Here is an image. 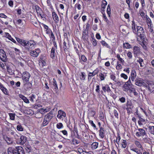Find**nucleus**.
<instances>
[{
  "instance_id": "72a5a7b5",
  "label": "nucleus",
  "mask_w": 154,
  "mask_h": 154,
  "mask_svg": "<svg viewBox=\"0 0 154 154\" xmlns=\"http://www.w3.org/2000/svg\"><path fill=\"white\" fill-rule=\"evenodd\" d=\"M123 87L125 88V90L124 91H128L130 89V87L128 86L127 85V83H126V82H125Z\"/></svg>"
},
{
  "instance_id": "9d476101",
  "label": "nucleus",
  "mask_w": 154,
  "mask_h": 154,
  "mask_svg": "<svg viewBox=\"0 0 154 154\" xmlns=\"http://www.w3.org/2000/svg\"><path fill=\"white\" fill-rule=\"evenodd\" d=\"M135 84L139 86H141L144 82L143 81L142 79L140 78H137L135 81Z\"/></svg>"
},
{
  "instance_id": "e433bc0d",
  "label": "nucleus",
  "mask_w": 154,
  "mask_h": 154,
  "mask_svg": "<svg viewBox=\"0 0 154 154\" xmlns=\"http://www.w3.org/2000/svg\"><path fill=\"white\" fill-rule=\"evenodd\" d=\"M85 73L84 72H81V75L80 76V78L81 80H84L85 79Z\"/></svg>"
},
{
  "instance_id": "20e7f679",
  "label": "nucleus",
  "mask_w": 154,
  "mask_h": 154,
  "mask_svg": "<svg viewBox=\"0 0 154 154\" xmlns=\"http://www.w3.org/2000/svg\"><path fill=\"white\" fill-rule=\"evenodd\" d=\"M30 77V75L29 72L25 71L23 73L22 79L23 81L27 82L29 81V79Z\"/></svg>"
},
{
  "instance_id": "680f3d73",
  "label": "nucleus",
  "mask_w": 154,
  "mask_h": 154,
  "mask_svg": "<svg viewBox=\"0 0 154 154\" xmlns=\"http://www.w3.org/2000/svg\"><path fill=\"white\" fill-rule=\"evenodd\" d=\"M103 17L104 18V20L106 21L107 23L108 21V20L107 19V17H106L105 14H103Z\"/></svg>"
},
{
  "instance_id": "603ef678",
  "label": "nucleus",
  "mask_w": 154,
  "mask_h": 154,
  "mask_svg": "<svg viewBox=\"0 0 154 154\" xmlns=\"http://www.w3.org/2000/svg\"><path fill=\"white\" fill-rule=\"evenodd\" d=\"M99 76L101 80H103L104 79L105 77L103 74L101 73L99 74Z\"/></svg>"
},
{
  "instance_id": "2f4dec72",
  "label": "nucleus",
  "mask_w": 154,
  "mask_h": 154,
  "mask_svg": "<svg viewBox=\"0 0 154 154\" xmlns=\"http://www.w3.org/2000/svg\"><path fill=\"white\" fill-rule=\"evenodd\" d=\"M135 24V22L134 21H132V29L133 30L134 33L136 34L137 31H136Z\"/></svg>"
},
{
  "instance_id": "6e6552de",
  "label": "nucleus",
  "mask_w": 154,
  "mask_h": 154,
  "mask_svg": "<svg viewBox=\"0 0 154 154\" xmlns=\"http://www.w3.org/2000/svg\"><path fill=\"white\" fill-rule=\"evenodd\" d=\"M51 120V119L47 118V116H45L44 118L43 122L41 126L44 127L46 126L48 124Z\"/></svg>"
},
{
  "instance_id": "6e6d98bb",
  "label": "nucleus",
  "mask_w": 154,
  "mask_h": 154,
  "mask_svg": "<svg viewBox=\"0 0 154 154\" xmlns=\"http://www.w3.org/2000/svg\"><path fill=\"white\" fill-rule=\"evenodd\" d=\"M127 56L129 59H131L132 58V54L131 52H128L127 53Z\"/></svg>"
},
{
  "instance_id": "09e8293b",
  "label": "nucleus",
  "mask_w": 154,
  "mask_h": 154,
  "mask_svg": "<svg viewBox=\"0 0 154 154\" xmlns=\"http://www.w3.org/2000/svg\"><path fill=\"white\" fill-rule=\"evenodd\" d=\"M17 129L18 131H22L23 130V128L21 125H17Z\"/></svg>"
},
{
  "instance_id": "5fc2aeb1",
  "label": "nucleus",
  "mask_w": 154,
  "mask_h": 154,
  "mask_svg": "<svg viewBox=\"0 0 154 154\" xmlns=\"http://www.w3.org/2000/svg\"><path fill=\"white\" fill-rule=\"evenodd\" d=\"M121 76L125 79H127L128 78V76L127 75L124 73H122L121 75Z\"/></svg>"
},
{
  "instance_id": "0eeeda50",
  "label": "nucleus",
  "mask_w": 154,
  "mask_h": 154,
  "mask_svg": "<svg viewBox=\"0 0 154 154\" xmlns=\"http://www.w3.org/2000/svg\"><path fill=\"white\" fill-rule=\"evenodd\" d=\"M35 43L33 40H30L29 41H27L25 48L27 50H29V48H31L33 47Z\"/></svg>"
},
{
  "instance_id": "e2e57ef3",
  "label": "nucleus",
  "mask_w": 154,
  "mask_h": 154,
  "mask_svg": "<svg viewBox=\"0 0 154 154\" xmlns=\"http://www.w3.org/2000/svg\"><path fill=\"white\" fill-rule=\"evenodd\" d=\"M40 62H41L42 63V66H44L46 63L45 62L44 60H43L41 58H40Z\"/></svg>"
},
{
  "instance_id": "ea45409f",
  "label": "nucleus",
  "mask_w": 154,
  "mask_h": 154,
  "mask_svg": "<svg viewBox=\"0 0 154 154\" xmlns=\"http://www.w3.org/2000/svg\"><path fill=\"white\" fill-rule=\"evenodd\" d=\"M8 72L11 75L13 73V72L11 69L8 66H6Z\"/></svg>"
},
{
  "instance_id": "bf43d9fd",
  "label": "nucleus",
  "mask_w": 154,
  "mask_h": 154,
  "mask_svg": "<svg viewBox=\"0 0 154 154\" xmlns=\"http://www.w3.org/2000/svg\"><path fill=\"white\" fill-rule=\"evenodd\" d=\"M139 12L140 13V15L142 17H144L145 13L143 11H142V10H141L139 11Z\"/></svg>"
},
{
  "instance_id": "37998d69",
  "label": "nucleus",
  "mask_w": 154,
  "mask_h": 154,
  "mask_svg": "<svg viewBox=\"0 0 154 154\" xmlns=\"http://www.w3.org/2000/svg\"><path fill=\"white\" fill-rule=\"evenodd\" d=\"M101 43L103 46H106L108 48H109V45L104 41H101Z\"/></svg>"
},
{
  "instance_id": "4c0bfd02",
  "label": "nucleus",
  "mask_w": 154,
  "mask_h": 154,
  "mask_svg": "<svg viewBox=\"0 0 154 154\" xmlns=\"http://www.w3.org/2000/svg\"><path fill=\"white\" fill-rule=\"evenodd\" d=\"M106 12L107 14H108L109 17L111 14V9L109 5L108 6Z\"/></svg>"
},
{
  "instance_id": "393cba45",
  "label": "nucleus",
  "mask_w": 154,
  "mask_h": 154,
  "mask_svg": "<svg viewBox=\"0 0 154 154\" xmlns=\"http://www.w3.org/2000/svg\"><path fill=\"white\" fill-rule=\"evenodd\" d=\"M63 48H64V51H65L69 48V46L68 44H67L64 41L63 43Z\"/></svg>"
},
{
  "instance_id": "864d4df0",
  "label": "nucleus",
  "mask_w": 154,
  "mask_h": 154,
  "mask_svg": "<svg viewBox=\"0 0 154 154\" xmlns=\"http://www.w3.org/2000/svg\"><path fill=\"white\" fill-rule=\"evenodd\" d=\"M89 122L91 124V125H92V126H93L94 128H95L97 130V129L96 128V125L94 124L92 121L90 120Z\"/></svg>"
},
{
  "instance_id": "c03bdc74",
  "label": "nucleus",
  "mask_w": 154,
  "mask_h": 154,
  "mask_svg": "<svg viewBox=\"0 0 154 154\" xmlns=\"http://www.w3.org/2000/svg\"><path fill=\"white\" fill-rule=\"evenodd\" d=\"M9 114L10 117V119L11 120H14L15 118V114L12 113H9Z\"/></svg>"
},
{
  "instance_id": "a878e982",
  "label": "nucleus",
  "mask_w": 154,
  "mask_h": 154,
  "mask_svg": "<svg viewBox=\"0 0 154 154\" xmlns=\"http://www.w3.org/2000/svg\"><path fill=\"white\" fill-rule=\"evenodd\" d=\"M5 140L8 144H11L12 143V140L11 138L6 137L5 138Z\"/></svg>"
},
{
  "instance_id": "412c9836",
  "label": "nucleus",
  "mask_w": 154,
  "mask_h": 154,
  "mask_svg": "<svg viewBox=\"0 0 154 154\" xmlns=\"http://www.w3.org/2000/svg\"><path fill=\"white\" fill-rule=\"evenodd\" d=\"M102 2V4L101 5V8L102 9H103V11H104V9L105 8L106 6L107 5V2L105 0H103Z\"/></svg>"
},
{
  "instance_id": "de8ad7c7",
  "label": "nucleus",
  "mask_w": 154,
  "mask_h": 154,
  "mask_svg": "<svg viewBox=\"0 0 154 154\" xmlns=\"http://www.w3.org/2000/svg\"><path fill=\"white\" fill-rule=\"evenodd\" d=\"M72 142L73 143V144L75 145V144H77L80 143V141L78 140H77L74 139L72 140Z\"/></svg>"
},
{
  "instance_id": "c9c22d12",
  "label": "nucleus",
  "mask_w": 154,
  "mask_h": 154,
  "mask_svg": "<svg viewBox=\"0 0 154 154\" xmlns=\"http://www.w3.org/2000/svg\"><path fill=\"white\" fill-rule=\"evenodd\" d=\"M115 82L116 83V86L120 87L123 84L124 82H120L119 81H115Z\"/></svg>"
},
{
  "instance_id": "8fccbe9b",
  "label": "nucleus",
  "mask_w": 154,
  "mask_h": 154,
  "mask_svg": "<svg viewBox=\"0 0 154 154\" xmlns=\"http://www.w3.org/2000/svg\"><path fill=\"white\" fill-rule=\"evenodd\" d=\"M149 28V31L150 32L152 33V34L154 33V30H153V27L152 25L151 26H150L148 27Z\"/></svg>"
},
{
  "instance_id": "774afa93",
  "label": "nucleus",
  "mask_w": 154,
  "mask_h": 154,
  "mask_svg": "<svg viewBox=\"0 0 154 154\" xmlns=\"http://www.w3.org/2000/svg\"><path fill=\"white\" fill-rule=\"evenodd\" d=\"M8 5L11 7H13V2L12 1H10L8 2Z\"/></svg>"
},
{
  "instance_id": "69168bd1",
  "label": "nucleus",
  "mask_w": 154,
  "mask_h": 154,
  "mask_svg": "<svg viewBox=\"0 0 154 154\" xmlns=\"http://www.w3.org/2000/svg\"><path fill=\"white\" fill-rule=\"evenodd\" d=\"M0 17L6 18L7 16L4 14H0Z\"/></svg>"
},
{
  "instance_id": "4be33fe9",
  "label": "nucleus",
  "mask_w": 154,
  "mask_h": 154,
  "mask_svg": "<svg viewBox=\"0 0 154 154\" xmlns=\"http://www.w3.org/2000/svg\"><path fill=\"white\" fill-rule=\"evenodd\" d=\"M137 62L139 63L141 67H143L144 66V64L143 63V60L141 58H139V60H137Z\"/></svg>"
},
{
  "instance_id": "cd10ccee",
  "label": "nucleus",
  "mask_w": 154,
  "mask_h": 154,
  "mask_svg": "<svg viewBox=\"0 0 154 154\" xmlns=\"http://www.w3.org/2000/svg\"><path fill=\"white\" fill-rule=\"evenodd\" d=\"M91 41L92 42L93 45L94 46H96L97 45V42L96 41V40L95 39L94 37H92L91 38Z\"/></svg>"
},
{
  "instance_id": "13d9d810",
  "label": "nucleus",
  "mask_w": 154,
  "mask_h": 154,
  "mask_svg": "<svg viewBox=\"0 0 154 154\" xmlns=\"http://www.w3.org/2000/svg\"><path fill=\"white\" fill-rule=\"evenodd\" d=\"M115 116L117 118H118V113L117 112L116 110L115 109L114 111Z\"/></svg>"
},
{
  "instance_id": "bb28decb",
  "label": "nucleus",
  "mask_w": 154,
  "mask_h": 154,
  "mask_svg": "<svg viewBox=\"0 0 154 154\" xmlns=\"http://www.w3.org/2000/svg\"><path fill=\"white\" fill-rule=\"evenodd\" d=\"M95 112L94 111L91 110L89 112L88 116V117H94L95 114Z\"/></svg>"
},
{
  "instance_id": "49530a36",
  "label": "nucleus",
  "mask_w": 154,
  "mask_h": 154,
  "mask_svg": "<svg viewBox=\"0 0 154 154\" xmlns=\"http://www.w3.org/2000/svg\"><path fill=\"white\" fill-rule=\"evenodd\" d=\"M131 150L136 152L137 154H140V153L139 152L140 150H139L137 148L131 149Z\"/></svg>"
},
{
  "instance_id": "f257e3e1",
  "label": "nucleus",
  "mask_w": 154,
  "mask_h": 154,
  "mask_svg": "<svg viewBox=\"0 0 154 154\" xmlns=\"http://www.w3.org/2000/svg\"><path fill=\"white\" fill-rule=\"evenodd\" d=\"M14 137L16 140L17 143L20 145H23L27 140V138L26 136L22 135L20 134H15Z\"/></svg>"
},
{
  "instance_id": "f704fd0d",
  "label": "nucleus",
  "mask_w": 154,
  "mask_h": 154,
  "mask_svg": "<svg viewBox=\"0 0 154 154\" xmlns=\"http://www.w3.org/2000/svg\"><path fill=\"white\" fill-rule=\"evenodd\" d=\"M134 143L137 147L140 148H142V146L139 141H135L134 142Z\"/></svg>"
},
{
  "instance_id": "7ed1b4c3",
  "label": "nucleus",
  "mask_w": 154,
  "mask_h": 154,
  "mask_svg": "<svg viewBox=\"0 0 154 154\" xmlns=\"http://www.w3.org/2000/svg\"><path fill=\"white\" fill-rule=\"evenodd\" d=\"M136 33L141 39H145V31L143 28L140 26L137 27Z\"/></svg>"
},
{
  "instance_id": "aec40b11",
  "label": "nucleus",
  "mask_w": 154,
  "mask_h": 154,
  "mask_svg": "<svg viewBox=\"0 0 154 154\" xmlns=\"http://www.w3.org/2000/svg\"><path fill=\"white\" fill-rule=\"evenodd\" d=\"M131 79L132 81H134L136 76V74L135 71H132L131 74Z\"/></svg>"
},
{
  "instance_id": "6ab92c4d",
  "label": "nucleus",
  "mask_w": 154,
  "mask_h": 154,
  "mask_svg": "<svg viewBox=\"0 0 154 154\" xmlns=\"http://www.w3.org/2000/svg\"><path fill=\"white\" fill-rule=\"evenodd\" d=\"M83 3L82 1H79L78 2V3H76L75 5V7H77L78 10H80L81 9V4Z\"/></svg>"
},
{
  "instance_id": "2eb2a0df",
  "label": "nucleus",
  "mask_w": 154,
  "mask_h": 154,
  "mask_svg": "<svg viewBox=\"0 0 154 154\" xmlns=\"http://www.w3.org/2000/svg\"><path fill=\"white\" fill-rule=\"evenodd\" d=\"M88 30L84 29L82 32V37L84 39H86L88 38Z\"/></svg>"
},
{
  "instance_id": "a19ab883",
  "label": "nucleus",
  "mask_w": 154,
  "mask_h": 154,
  "mask_svg": "<svg viewBox=\"0 0 154 154\" xmlns=\"http://www.w3.org/2000/svg\"><path fill=\"white\" fill-rule=\"evenodd\" d=\"M127 143L125 140H123L122 142V147L123 148H125L127 146Z\"/></svg>"
},
{
  "instance_id": "79ce46f5",
  "label": "nucleus",
  "mask_w": 154,
  "mask_h": 154,
  "mask_svg": "<svg viewBox=\"0 0 154 154\" xmlns=\"http://www.w3.org/2000/svg\"><path fill=\"white\" fill-rule=\"evenodd\" d=\"M56 126L57 128L58 129H59L62 128L63 127V124L61 123H57V125Z\"/></svg>"
},
{
  "instance_id": "39448f33",
  "label": "nucleus",
  "mask_w": 154,
  "mask_h": 154,
  "mask_svg": "<svg viewBox=\"0 0 154 154\" xmlns=\"http://www.w3.org/2000/svg\"><path fill=\"white\" fill-rule=\"evenodd\" d=\"M53 84L51 85V87L55 91L56 94H58V88L57 85L56 81L54 79H53Z\"/></svg>"
},
{
  "instance_id": "4468645a",
  "label": "nucleus",
  "mask_w": 154,
  "mask_h": 154,
  "mask_svg": "<svg viewBox=\"0 0 154 154\" xmlns=\"http://www.w3.org/2000/svg\"><path fill=\"white\" fill-rule=\"evenodd\" d=\"M52 16L55 23H57L59 21V19L57 15L54 12L52 13Z\"/></svg>"
},
{
  "instance_id": "338daca9",
  "label": "nucleus",
  "mask_w": 154,
  "mask_h": 154,
  "mask_svg": "<svg viewBox=\"0 0 154 154\" xmlns=\"http://www.w3.org/2000/svg\"><path fill=\"white\" fill-rule=\"evenodd\" d=\"M126 109L127 110L128 113L131 114L132 113L131 109H130L128 107H127Z\"/></svg>"
},
{
  "instance_id": "4d7b16f0",
  "label": "nucleus",
  "mask_w": 154,
  "mask_h": 154,
  "mask_svg": "<svg viewBox=\"0 0 154 154\" xmlns=\"http://www.w3.org/2000/svg\"><path fill=\"white\" fill-rule=\"evenodd\" d=\"M149 138H147L146 136L145 137L143 138V140L145 143H147L149 141Z\"/></svg>"
},
{
  "instance_id": "58836bf2",
  "label": "nucleus",
  "mask_w": 154,
  "mask_h": 154,
  "mask_svg": "<svg viewBox=\"0 0 154 154\" xmlns=\"http://www.w3.org/2000/svg\"><path fill=\"white\" fill-rule=\"evenodd\" d=\"M81 60H80V62H81V63L82 61H83L84 62H85L87 60V59L86 58L85 56L83 55H82L81 56Z\"/></svg>"
},
{
  "instance_id": "7c9ffc66",
  "label": "nucleus",
  "mask_w": 154,
  "mask_h": 154,
  "mask_svg": "<svg viewBox=\"0 0 154 154\" xmlns=\"http://www.w3.org/2000/svg\"><path fill=\"white\" fill-rule=\"evenodd\" d=\"M123 45L124 47L126 48H131L132 47L131 45L128 43H124Z\"/></svg>"
},
{
  "instance_id": "423d86ee",
  "label": "nucleus",
  "mask_w": 154,
  "mask_h": 154,
  "mask_svg": "<svg viewBox=\"0 0 154 154\" xmlns=\"http://www.w3.org/2000/svg\"><path fill=\"white\" fill-rule=\"evenodd\" d=\"M0 59L3 61L6 62L7 57L5 52L2 49L0 50Z\"/></svg>"
},
{
  "instance_id": "5701e85b",
  "label": "nucleus",
  "mask_w": 154,
  "mask_h": 154,
  "mask_svg": "<svg viewBox=\"0 0 154 154\" xmlns=\"http://www.w3.org/2000/svg\"><path fill=\"white\" fill-rule=\"evenodd\" d=\"M55 50L54 48L52 47L51 50V52L50 54V56L52 59H53L55 56Z\"/></svg>"
},
{
  "instance_id": "ddd939ff",
  "label": "nucleus",
  "mask_w": 154,
  "mask_h": 154,
  "mask_svg": "<svg viewBox=\"0 0 154 154\" xmlns=\"http://www.w3.org/2000/svg\"><path fill=\"white\" fill-rule=\"evenodd\" d=\"M105 130L103 127H100L99 131V135L101 138H103L105 136Z\"/></svg>"
},
{
  "instance_id": "052dcab7",
  "label": "nucleus",
  "mask_w": 154,
  "mask_h": 154,
  "mask_svg": "<svg viewBox=\"0 0 154 154\" xmlns=\"http://www.w3.org/2000/svg\"><path fill=\"white\" fill-rule=\"evenodd\" d=\"M54 132H53L52 134V135L53 137L55 139H57V135H56L55 134V131H54Z\"/></svg>"
},
{
  "instance_id": "b1692460",
  "label": "nucleus",
  "mask_w": 154,
  "mask_h": 154,
  "mask_svg": "<svg viewBox=\"0 0 154 154\" xmlns=\"http://www.w3.org/2000/svg\"><path fill=\"white\" fill-rule=\"evenodd\" d=\"M148 128L150 133L154 135V126H149Z\"/></svg>"
},
{
  "instance_id": "f03ea898",
  "label": "nucleus",
  "mask_w": 154,
  "mask_h": 154,
  "mask_svg": "<svg viewBox=\"0 0 154 154\" xmlns=\"http://www.w3.org/2000/svg\"><path fill=\"white\" fill-rule=\"evenodd\" d=\"M8 154H25L23 148L20 146H17L15 149L9 150V148L8 150Z\"/></svg>"
},
{
  "instance_id": "f8f14e48",
  "label": "nucleus",
  "mask_w": 154,
  "mask_h": 154,
  "mask_svg": "<svg viewBox=\"0 0 154 154\" xmlns=\"http://www.w3.org/2000/svg\"><path fill=\"white\" fill-rule=\"evenodd\" d=\"M140 52V48L137 46H135L133 48V53L135 57L137 56Z\"/></svg>"
},
{
  "instance_id": "dca6fc26",
  "label": "nucleus",
  "mask_w": 154,
  "mask_h": 154,
  "mask_svg": "<svg viewBox=\"0 0 154 154\" xmlns=\"http://www.w3.org/2000/svg\"><path fill=\"white\" fill-rule=\"evenodd\" d=\"M24 86L25 88H26L27 89L29 88H31L32 87V84L29 82H26L23 81Z\"/></svg>"
},
{
  "instance_id": "a211bd4d",
  "label": "nucleus",
  "mask_w": 154,
  "mask_h": 154,
  "mask_svg": "<svg viewBox=\"0 0 154 154\" xmlns=\"http://www.w3.org/2000/svg\"><path fill=\"white\" fill-rule=\"evenodd\" d=\"M98 72V71L95 69L92 72H89L88 75V79H89L90 77L93 76L97 74Z\"/></svg>"
},
{
  "instance_id": "1a4fd4ad",
  "label": "nucleus",
  "mask_w": 154,
  "mask_h": 154,
  "mask_svg": "<svg viewBox=\"0 0 154 154\" xmlns=\"http://www.w3.org/2000/svg\"><path fill=\"white\" fill-rule=\"evenodd\" d=\"M58 115L57 117L60 119H61L63 117H65L66 116V114L65 112L61 110H59L58 112Z\"/></svg>"
},
{
  "instance_id": "9b49d317",
  "label": "nucleus",
  "mask_w": 154,
  "mask_h": 154,
  "mask_svg": "<svg viewBox=\"0 0 154 154\" xmlns=\"http://www.w3.org/2000/svg\"><path fill=\"white\" fill-rule=\"evenodd\" d=\"M55 109H54L48 113L45 116H47V118L51 119L53 117L54 115L55 114V112H54ZM56 111L57 110V109H55Z\"/></svg>"
},
{
  "instance_id": "a18cd8bd",
  "label": "nucleus",
  "mask_w": 154,
  "mask_h": 154,
  "mask_svg": "<svg viewBox=\"0 0 154 154\" xmlns=\"http://www.w3.org/2000/svg\"><path fill=\"white\" fill-rule=\"evenodd\" d=\"M1 90L5 94L7 95H8V91L6 88H5L4 89H1Z\"/></svg>"
},
{
  "instance_id": "473e14b6",
  "label": "nucleus",
  "mask_w": 154,
  "mask_h": 154,
  "mask_svg": "<svg viewBox=\"0 0 154 154\" xmlns=\"http://www.w3.org/2000/svg\"><path fill=\"white\" fill-rule=\"evenodd\" d=\"M117 65L116 66V69L118 70H119L122 69V66L119 63V61H117Z\"/></svg>"
},
{
  "instance_id": "3c124183",
  "label": "nucleus",
  "mask_w": 154,
  "mask_h": 154,
  "mask_svg": "<svg viewBox=\"0 0 154 154\" xmlns=\"http://www.w3.org/2000/svg\"><path fill=\"white\" fill-rule=\"evenodd\" d=\"M26 41L22 40V41H21V42H20V44L21 45H22L23 46L26 47Z\"/></svg>"
},
{
  "instance_id": "0e129e2a",
  "label": "nucleus",
  "mask_w": 154,
  "mask_h": 154,
  "mask_svg": "<svg viewBox=\"0 0 154 154\" xmlns=\"http://www.w3.org/2000/svg\"><path fill=\"white\" fill-rule=\"evenodd\" d=\"M125 98L122 97L119 99L120 101L122 102V103H124L125 102Z\"/></svg>"
},
{
  "instance_id": "f3484780",
  "label": "nucleus",
  "mask_w": 154,
  "mask_h": 154,
  "mask_svg": "<svg viewBox=\"0 0 154 154\" xmlns=\"http://www.w3.org/2000/svg\"><path fill=\"white\" fill-rule=\"evenodd\" d=\"M19 97L20 98L22 99L25 103H29V100L28 99H27L26 97H25L22 94H20L19 95Z\"/></svg>"
},
{
  "instance_id": "c756f323",
  "label": "nucleus",
  "mask_w": 154,
  "mask_h": 154,
  "mask_svg": "<svg viewBox=\"0 0 154 154\" xmlns=\"http://www.w3.org/2000/svg\"><path fill=\"white\" fill-rule=\"evenodd\" d=\"M30 55L34 57H36L38 56L37 54L36 53V52L35 50L32 51L30 52Z\"/></svg>"
},
{
  "instance_id": "c85d7f7f",
  "label": "nucleus",
  "mask_w": 154,
  "mask_h": 154,
  "mask_svg": "<svg viewBox=\"0 0 154 154\" xmlns=\"http://www.w3.org/2000/svg\"><path fill=\"white\" fill-rule=\"evenodd\" d=\"M98 145V143L97 142H95L93 143L91 146L92 148L95 149L97 148Z\"/></svg>"
}]
</instances>
